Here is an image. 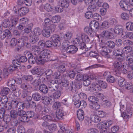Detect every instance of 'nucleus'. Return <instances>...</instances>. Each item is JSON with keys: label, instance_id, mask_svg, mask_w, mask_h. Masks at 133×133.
I'll list each match as a JSON object with an SVG mask.
<instances>
[{"label": "nucleus", "instance_id": "obj_25", "mask_svg": "<svg viewBox=\"0 0 133 133\" xmlns=\"http://www.w3.org/2000/svg\"><path fill=\"white\" fill-rule=\"evenodd\" d=\"M79 95L77 94H75L73 98V101L75 105H78L80 102L79 99Z\"/></svg>", "mask_w": 133, "mask_h": 133}, {"label": "nucleus", "instance_id": "obj_27", "mask_svg": "<svg viewBox=\"0 0 133 133\" xmlns=\"http://www.w3.org/2000/svg\"><path fill=\"white\" fill-rule=\"evenodd\" d=\"M90 26L92 27V28L97 29L99 27V24L97 21L95 20L91 21L90 24Z\"/></svg>", "mask_w": 133, "mask_h": 133}, {"label": "nucleus", "instance_id": "obj_26", "mask_svg": "<svg viewBox=\"0 0 133 133\" xmlns=\"http://www.w3.org/2000/svg\"><path fill=\"white\" fill-rule=\"evenodd\" d=\"M90 119L92 121L95 123H97L101 121V119L99 117L95 115H91Z\"/></svg>", "mask_w": 133, "mask_h": 133}, {"label": "nucleus", "instance_id": "obj_31", "mask_svg": "<svg viewBox=\"0 0 133 133\" xmlns=\"http://www.w3.org/2000/svg\"><path fill=\"white\" fill-rule=\"evenodd\" d=\"M89 107L91 109L93 110H97V109L100 108V106L97 103H97H94L90 105Z\"/></svg>", "mask_w": 133, "mask_h": 133}, {"label": "nucleus", "instance_id": "obj_14", "mask_svg": "<svg viewBox=\"0 0 133 133\" xmlns=\"http://www.w3.org/2000/svg\"><path fill=\"white\" fill-rule=\"evenodd\" d=\"M65 50L67 53L72 54L76 53L78 50V49L74 45H70L67 47Z\"/></svg>", "mask_w": 133, "mask_h": 133}, {"label": "nucleus", "instance_id": "obj_51", "mask_svg": "<svg viewBox=\"0 0 133 133\" xmlns=\"http://www.w3.org/2000/svg\"><path fill=\"white\" fill-rule=\"evenodd\" d=\"M72 33L70 31H68L66 32L64 36V38L67 40H69L71 39L72 37Z\"/></svg>", "mask_w": 133, "mask_h": 133}, {"label": "nucleus", "instance_id": "obj_30", "mask_svg": "<svg viewBox=\"0 0 133 133\" xmlns=\"http://www.w3.org/2000/svg\"><path fill=\"white\" fill-rule=\"evenodd\" d=\"M70 87L68 89L70 90H71L73 92H76L77 88V86L76 85L75 83H74L73 82H72L71 83H70Z\"/></svg>", "mask_w": 133, "mask_h": 133}, {"label": "nucleus", "instance_id": "obj_16", "mask_svg": "<svg viewBox=\"0 0 133 133\" xmlns=\"http://www.w3.org/2000/svg\"><path fill=\"white\" fill-rule=\"evenodd\" d=\"M24 55L28 57V62L30 64H32L33 63V55L32 54L28 51H25L24 52Z\"/></svg>", "mask_w": 133, "mask_h": 133}, {"label": "nucleus", "instance_id": "obj_19", "mask_svg": "<svg viewBox=\"0 0 133 133\" xmlns=\"http://www.w3.org/2000/svg\"><path fill=\"white\" fill-rule=\"evenodd\" d=\"M77 115L79 120L81 121L84 118V113L83 110L81 109H79L77 112Z\"/></svg>", "mask_w": 133, "mask_h": 133}, {"label": "nucleus", "instance_id": "obj_1", "mask_svg": "<svg viewBox=\"0 0 133 133\" xmlns=\"http://www.w3.org/2000/svg\"><path fill=\"white\" fill-rule=\"evenodd\" d=\"M40 49L38 46L34 45V58L37 64H43L44 62L48 61L50 57V51L47 49L43 50L40 52Z\"/></svg>", "mask_w": 133, "mask_h": 133}, {"label": "nucleus", "instance_id": "obj_34", "mask_svg": "<svg viewBox=\"0 0 133 133\" xmlns=\"http://www.w3.org/2000/svg\"><path fill=\"white\" fill-rule=\"evenodd\" d=\"M102 105L105 108L110 107L111 105V102L108 100L105 99L103 102Z\"/></svg>", "mask_w": 133, "mask_h": 133}, {"label": "nucleus", "instance_id": "obj_38", "mask_svg": "<svg viewBox=\"0 0 133 133\" xmlns=\"http://www.w3.org/2000/svg\"><path fill=\"white\" fill-rule=\"evenodd\" d=\"M18 120L23 122H27L29 120V118H27V117H26V116H19L18 117Z\"/></svg>", "mask_w": 133, "mask_h": 133}, {"label": "nucleus", "instance_id": "obj_44", "mask_svg": "<svg viewBox=\"0 0 133 133\" xmlns=\"http://www.w3.org/2000/svg\"><path fill=\"white\" fill-rule=\"evenodd\" d=\"M61 94V92L60 91H57L53 93V96L55 99H58L60 97Z\"/></svg>", "mask_w": 133, "mask_h": 133}, {"label": "nucleus", "instance_id": "obj_61", "mask_svg": "<svg viewBox=\"0 0 133 133\" xmlns=\"http://www.w3.org/2000/svg\"><path fill=\"white\" fill-rule=\"evenodd\" d=\"M94 19V20L97 21L99 20L101 18V16L98 14L95 13L93 14L92 17Z\"/></svg>", "mask_w": 133, "mask_h": 133}, {"label": "nucleus", "instance_id": "obj_9", "mask_svg": "<svg viewBox=\"0 0 133 133\" xmlns=\"http://www.w3.org/2000/svg\"><path fill=\"white\" fill-rule=\"evenodd\" d=\"M114 29L110 28L107 30L104 31L102 33V35L103 36L110 39L113 38V32Z\"/></svg>", "mask_w": 133, "mask_h": 133}, {"label": "nucleus", "instance_id": "obj_33", "mask_svg": "<svg viewBox=\"0 0 133 133\" xmlns=\"http://www.w3.org/2000/svg\"><path fill=\"white\" fill-rule=\"evenodd\" d=\"M122 19L125 21L128 20L129 18V16L128 14L126 12H123L120 15Z\"/></svg>", "mask_w": 133, "mask_h": 133}, {"label": "nucleus", "instance_id": "obj_11", "mask_svg": "<svg viewBox=\"0 0 133 133\" xmlns=\"http://www.w3.org/2000/svg\"><path fill=\"white\" fill-rule=\"evenodd\" d=\"M120 8L122 9L125 11H129L130 6L128 4V2L125 0H122L119 3Z\"/></svg>", "mask_w": 133, "mask_h": 133}, {"label": "nucleus", "instance_id": "obj_5", "mask_svg": "<svg viewBox=\"0 0 133 133\" xmlns=\"http://www.w3.org/2000/svg\"><path fill=\"white\" fill-rule=\"evenodd\" d=\"M12 37V35L10 31L8 29H6L4 31H1L0 32V38L1 39H4L5 38L7 40L5 42L8 43L7 40L10 39Z\"/></svg>", "mask_w": 133, "mask_h": 133}, {"label": "nucleus", "instance_id": "obj_57", "mask_svg": "<svg viewBox=\"0 0 133 133\" xmlns=\"http://www.w3.org/2000/svg\"><path fill=\"white\" fill-rule=\"evenodd\" d=\"M132 22H127L126 24V28L129 31H131Z\"/></svg>", "mask_w": 133, "mask_h": 133}, {"label": "nucleus", "instance_id": "obj_54", "mask_svg": "<svg viewBox=\"0 0 133 133\" xmlns=\"http://www.w3.org/2000/svg\"><path fill=\"white\" fill-rule=\"evenodd\" d=\"M123 44L125 46H129L132 45L133 44V42L129 40H124L123 42Z\"/></svg>", "mask_w": 133, "mask_h": 133}, {"label": "nucleus", "instance_id": "obj_45", "mask_svg": "<svg viewBox=\"0 0 133 133\" xmlns=\"http://www.w3.org/2000/svg\"><path fill=\"white\" fill-rule=\"evenodd\" d=\"M60 37L56 35H54L51 37V40L53 42H57L58 41H60Z\"/></svg>", "mask_w": 133, "mask_h": 133}, {"label": "nucleus", "instance_id": "obj_32", "mask_svg": "<svg viewBox=\"0 0 133 133\" xmlns=\"http://www.w3.org/2000/svg\"><path fill=\"white\" fill-rule=\"evenodd\" d=\"M126 82L124 78L121 77L118 79V84L120 87H122L124 86Z\"/></svg>", "mask_w": 133, "mask_h": 133}, {"label": "nucleus", "instance_id": "obj_3", "mask_svg": "<svg viewBox=\"0 0 133 133\" xmlns=\"http://www.w3.org/2000/svg\"><path fill=\"white\" fill-rule=\"evenodd\" d=\"M56 26L54 24H51L49 26L46 27L42 31L43 36L46 37H49L52 33V31L54 30Z\"/></svg>", "mask_w": 133, "mask_h": 133}, {"label": "nucleus", "instance_id": "obj_55", "mask_svg": "<svg viewBox=\"0 0 133 133\" xmlns=\"http://www.w3.org/2000/svg\"><path fill=\"white\" fill-rule=\"evenodd\" d=\"M9 115H6L3 119L4 121L6 123V124L9 123L11 120V117Z\"/></svg>", "mask_w": 133, "mask_h": 133}, {"label": "nucleus", "instance_id": "obj_7", "mask_svg": "<svg viewBox=\"0 0 133 133\" xmlns=\"http://www.w3.org/2000/svg\"><path fill=\"white\" fill-rule=\"evenodd\" d=\"M17 45L21 47L23 46L24 45V43L23 40L19 39L17 40L15 38H12L10 41V46L14 47Z\"/></svg>", "mask_w": 133, "mask_h": 133}, {"label": "nucleus", "instance_id": "obj_35", "mask_svg": "<svg viewBox=\"0 0 133 133\" xmlns=\"http://www.w3.org/2000/svg\"><path fill=\"white\" fill-rule=\"evenodd\" d=\"M57 68L58 71L59 72H61L62 73H64L65 72L66 70V68L65 66L63 64L59 65Z\"/></svg>", "mask_w": 133, "mask_h": 133}, {"label": "nucleus", "instance_id": "obj_36", "mask_svg": "<svg viewBox=\"0 0 133 133\" xmlns=\"http://www.w3.org/2000/svg\"><path fill=\"white\" fill-rule=\"evenodd\" d=\"M10 116L12 118L16 119L18 116L17 112L15 110H12L10 112Z\"/></svg>", "mask_w": 133, "mask_h": 133}, {"label": "nucleus", "instance_id": "obj_49", "mask_svg": "<svg viewBox=\"0 0 133 133\" xmlns=\"http://www.w3.org/2000/svg\"><path fill=\"white\" fill-rule=\"evenodd\" d=\"M99 85L101 88L103 89H105L107 87V83L105 81L100 80Z\"/></svg>", "mask_w": 133, "mask_h": 133}, {"label": "nucleus", "instance_id": "obj_50", "mask_svg": "<svg viewBox=\"0 0 133 133\" xmlns=\"http://www.w3.org/2000/svg\"><path fill=\"white\" fill-rule=\"evenodd\" d=\"M52 20L48 18H45L44 20L45 23V25L46 27H48V26H49L52 23Z\"/></svg>", "mask_w": 133, "mask_h": 133}, {"label": "nucleus", "instance_id": "obj_29", "mask_svg": "<svg viewBox=\"0 0 133 133\" xmlns=\"http://www.w3.org/2000/svg\"><path fill=\"white\" fill-rule=\"evenodd\" d=\"M56 117L58 119H61L64 115L63 111L62 110H59L56 112Z\"/></svg>", "mask_w": 133, "mask_h": 133}, {"label": "nucleus", "instance_id": "obj_21", "mask_svg": "<svg viewBox=\"0 0 133 133\" xmlns=\"http://www.w3.org/2000/svg\"><path fill=\"white\" fill-rule=\"evenodd\" d=\"M123 29L122 26L121 25L116 26L113 32L117 34H119L122 33Z\"/></svg>", "mask_w": 133, "mask_h": 133}, {"label": "nucleus", "instance_id": "obj_17", "mask_svg": "<svg viewBox=\"0 0 133 133\" xmlns=\"http://www.w3.org/2000/svg\"><path fill=\"white\" fill-rule=\"evenodd\" d=\"M29 11L28 8L24 7H22L18 9V13L21 16H23L27 13Z\"/></svg>", "mask_w": 133, "mask_h": 133}, {"label": "nucleus", "instance_id": "obj_23", "mask_svg": "<svg viewBox=\"0 0 133 133\" xmlns=\"http://www.w3.org/2000/svg\"><path fill=\"white\" fill-rule=\"evenodd\" d=\"M39 89L43 93H47L48 91V89L46 85L43 84L39 86Z\"/></svg>", "mask_w": 133, "mask_h": 133}, {"label": "nucleus", "instance_id": "obj_56", "mask_svg": "<svg viewBox=\"0 0 133 133\" xmlns=\"http://www.w3.org/2000/svg\"><path fill=\"white\" fill-rule=\"evenodd\" d=\"M80 103L79 102L78 103V105L77 106L78 107L80 106L81 107V108H84L86 107L87 105V103L85 101H84L83 100L81 101H80Z\"/></svg>", "mask_w": 133, "mask_h": 133}, {"label": "nucleus", "instance_id": "obj_42", "mask_svg": "<svg viewBox=\"0 0 133 133\" xmlns=\"http://www.w3.org/2000/svg\"><path fill=\"white\" fill-rule=\"evenodd\" d=\"M89 101L92 103H97L98 101V99L96 97L94 96H90L88 98Z\"/></svg>", "mask_w": 133, "mask_h": 133}, {"label": "nucleus", "instance_id": "obj_37", "mask_svg": "<svg viewBox=\"0 0 133 133\" xmlns=\"http://www.w3.org/2000/svg\"><path fill=\"white\" fill-rule=\"evenodd\" d=\"M9 89L8 88L4 87L2 89L1 94L3 95V96L6 95L9 92Z\"/></svg>", "mask_w": 133, "mask_h": 133}, {"label": "nucleus", "instance_id": "obj_13", "mask_svg": "<svg viewBox=\"0 0 133 133\" xmlns=\"http://www.w3.org/2000/svg\"><path fill=\"white\" fill-rule=\"evenodd\" d=\"M99 46H100L99 49L101 50V54L104 56L108 55L107 48V47L105 45V44L103 42L101 43Z\"/></svg>", "mask_w": 133, "mask_h": 133}, {"label": "nucleus", "instance_id": "obj_47", "mask_svg": "<svg viewBox=\"0 0 133 133\" xmlns=\"http://www.w3.org/2000/svg\"><path fill=\"white\" fill-rule=\"evenodd\" d=\"M19 103L16 100H12L11 102V104L12 105V107L14 109L18 108V105Z\"/></svg>", "mask_w": 133, "mask_h": 133}, {"label": "nucleus", "instance_id": "obj_24", "mask_svg": "<svg viewBox=\"0 0 133 133\" xmlns=\"http://www.w3.org/2000/svg\"><path fill=\"white\" fill-rule=\"evenodd\" d=\"M122 50L121 49H115L113 51V54L116 56H120L121 59H122V55L123 54Z\"/></svg>", "mask_w": 133, "mask_h": 133}, {"label": "nucleus", "instance_id": "obj_28", "mask_svg": "<svg viewBox=\"0 0 133 133\" xmlns=\"http://www.w3.org/2000/svg\"><path fill=\"white\" fill-rule=\"evenodd\" d=\"M8 101V98L5 96H3L0 100V104H2L3 106L6 104Z\"/></svg>", "mask_w": 133, "mask_h": 133}, {"label": "nucleus", "instance_id": "obj_48", "mask_svg": "<svg viewBox=\"0 0 133 133\" xmlns=\"http://www.w3.org/2000/svg\"><path fill=\"white\" fill-rule=\"evenodd\" d=\"M45 43V48H50L53 46V43L50 40H47Z\"/></svg>", "mask_w": 133, "mask_h": 133}, {"label": "nucleus", "instance_id": "obj_2", "mask_svg": "<svg viewBox=\"0 0 133 133\" xmlns=\"http://www.w3.org/2000/svg\"><path fill=\"white\" fill-rule=\"evenodd\" d=\"M52 72V71L50 69L46 70L45 72V74L46 76V78H44L43 81L45 82L46 83V84L49 88V91L53 92L55 91V88H58V85L54 80H51L50 76L51 75Z\"/></svg>", "mask_w": 133, "mask_h": 133}, {"label": "nucleus", "instance_id": "obj_64", "mask_svg": "<svg viewBox=\"0 0 133 133\" xmlns=\"http://www.w3.org/2000/svg\"><path fill=\"white\" fill-rule=\"evenodd\" d=\"M61 105V103L59 102H55L53 105V107L55 109H56L59 108Z\"/></svg>", "mask_w": 133, "mask_h": 133}, {"label": "nucleus", "instance_id": "obj_59", "mask_svg": "<svg viewBox=\"0 0 133 133\" xmlns=\"http://www.w3.org/2000/svg\"><path fill=\"white\" fill-rule=\"evenodd\" d=\"M102 27L105 29H107L109 28L110 26L109 24H108L107 21H104L102 23Z\"/></svg>", "mask_w": 133, "mask_h": 133}, {"label": "nucleus", "instance_id": "obj_52", "mask_svg": "<svg viewBox=\"0 0 133 133\" xmlns=\"http://www.w3.org/2000/svg\"><path fill=\"white\" fill-rule=\"evenodd\" d=\"M119 129L118 126L115 125L112 127L111 128L112 132L114 133H117Z\"/></svg>", "mask_w": 133, "mask_h": 133}, {"label": "nucleus", "instance_id": "obj_60", "mask_svg": "<svg viewBox=\"0 0 133 133\" xmlns=\"http://www.w3.org/2000/svg\"><path fill=\"white\" fill-rule=\"evenodd\" d=\"M132 83L126 82L124 86L126 89L129 90L132 88Z\"/></svg>", "mask_w": 133, "mask_h": 133}, {"label": "nucleus", "instance_id": "obj_62", "mask_svg": "<svg viewBox=\"0 0 133 133\" xmlns=\"http://www.w3.org/2000/svg\"><path fill=\"white\" fill-rule=\"evenodd\" d=\"M93 14L91 11L86 12L85 14V17L87 19H90L92 17Z\"/></svg>", "mask_w": 133, "mask_h": 133}, {"label": "nucleus", "instance_id": "obj_39", "mask_svg": "<svg viewBox=\"0 0 133 133\" xmlns=\"http://www.w3.org/2000/svg\"><path fill=\"white\" fill-rule=\"evenodd\" d=\"M132 48L129 46H127L123 48L122 51L124 53L127 54L130 52H131Z\"/></svg>", "mask_w": 133, "mask_h": 133}, {"label": "nucleus", "instance_id": "obj_12", "mask_svg": "<svg viewBox=\"0 0 133 133\" xmlns=\"http://www.w3.org/2000/svg\"><path fill=\"white\" fill-rule=\"evenodd\" d=\"M41 33V30L39 28H36L34 29V43L38 41L39 36Z\"/></svg>", "mask_w": 133, "mask_h": 133}, {"label": "nucleus", "instance_id": "obj_4", "mask_svg": "<svg viewBox=\"0 0 133 133\" xmlns=\"http://www.w3.org/2000/svg\"><path fill=\"white\" fill-rule=\"evenodd\" d=\"M113 65L114 68L117 70L114 72L113 74L116 76H118L120 74L119 71L123 65L121 61H118L114 62Z\"/></svg>", "mask_w": 133, "mask_h": 133}, {"label": "nucleus", "instance_id": "obj_15", "mask_svg": "<svg viewBox=\"0 0 133 133\" xmlns=\"http://www.w3.org/2000/svg\"><path fill=\"white\" fill-rule=\"evenodd\" d=\"M77 38L79 40H81L83 41H84L86 43H88L90 41V39L88 35L85 34H82L81 35H77Z\"/></svg>", "mask_w": 133, "mask_h": 133}, {"label": "nucleus", "instance_id": "obj_20", "mask_svg": "<svg viewBox=\"0 0 133 133\" xmlns=\"http://www.w3.org/2000/svg\"><path fill=\"white\" fill-rule=\"evenodd\" d=\"M43 102L46 105L49 104L52 102V100L47 96H44L42 98Z\"/></svg>", "mask_w": 133, "mask_h": 133}, {"label": "nucleus", "instance_id": "obj_6", "mask_svg": "<svg viewBox=\"0 0 133 133\" xmlns=\"http://www.w3.org/2000/svg\"><path fill=\"white\" fill-rule=\"evenodd\" d=\"M125 59L128 67L133 70V55L131 54H127L125 57Z\"/></svg>", "mask_w": 133, "mask_h": 133}, {"label": "nucleus", "instance_id": "obj_10", "mask_svg": "<svg viewBox=\"0 0 133 133\" xmlns=\"http://www.w3.org/2000/svg\"><path fill=\"white\" fill-rule=\"evenodd\" d=\"M73 42L74 43L76 44L80 49H83L86 47L85 43L83 41H81V40H79L77 37L75 38Z\"/></svg>", "mask_w": 133, "mask_h": 133}, {"label": "nucleus", "instance_id": "obj_41", "mask_svg": "<svg viewBox=\"0 0 133 133\" xmlns=\"http://www.w3.org/2000/svg\"><path fill=\"white\" fill-rule=\"evenodd\" d=\"M10 23V21L8 19H4L2 22V25L4 28L7 27Z\"/></svg>", "mask_w": 133, "mask_h": 133}, {"label": "nucleus", "instance_id": "obj_40", "mask_svg": "<svg viewBox=\"0 0 133 133\" xmlns=\"http://www.w3.org/2000/svg\"><path fill=\"white\" fill-rule=\"evenodd\" d=\"M60 19L61 17L59 16L56 15L52 17V21L54 23H57L60 21Z\"/></svg>", "mask_w": 133, "mask_h": 133}, {"label": "nucleus", "instance_id": "obj_43", "mask_svg": "<svg viewBox=\"0 0 133 133\" xmlns=\"http://www.w3.org/2000/svg\"><path fill=\"white\" fill-rule=\"evenodd\" d=\"M61 6L63 8H67L69 6L68 2L66 0H63L61 2Z\"/></svg>", "mask_w": 133, "mask_h": 133}, {"label": "nucleus", "instance_id": "obj_8", "mask_svg": "<svg viewBox=\"0 0 133 133\" xmlns=\"http://www.w3.org/2000/svg\"><path fill=\"white\" fill-rule=\"evenodd\" d=\"M39 9L41 11H44L45 10L47 11L51 12L54 10V7L51 6L49 4L46 3L43 6H41L39 8Z\"/></svg>", "mask_w": 133, "mask_h": 133}, {"label": "nucleus", "instance_id": "obj_22", "mask_svg": "<svg viewBox=\"0 0 133 133\" xmlns=\"http://www.w3.org/2000/svg\"><path fill=\"white\" fill-rule=\"evenodd\" d=\"M84 31L85 32L89 35H91L93 34L94 29L92 27H86L84 29Z\"/></svg>", "mask_w": 133, "mask_h": 133}, {"label": "nucleus", "instance_id": "obj_53", "mask_svg": "<svg viewBox=\"0 0 133 133\" xmlns=\"http://www.w3.org/2000/svg\"><path fill=\"white\" fill-rule=\"evenodd\" d=\"M107 80L108 82L111 83H113L115 81V78L111 75L107 78Z\"/></svg>", "mask_w": 133, "mask_h": 133}, {"label": "nucleus", "instance_id": "obj_46", "mask_svg": "<svg viewBox=\"0 0 133 133\" xmlns=\"http://www.w3.org/2000/svg\"><path fill=\"white\" fill-rule=\"evenodd\" d=\"M106 45L109 48H113L115 46V43L112 41H109L106 43Z\"/></svg>", "mask_w": 133, "mask_h": 133}, {"label": "nucleus", "instance_id": "obj_58", "mask_svg": "<svg viewBox=\"0 0 133 133\" xmlns=\"http://www.w3.org/2000/svg\"><path fill=\"white\" fill-rule=\"evenodd\" d=\"M56 128V125L55 124H52L49 125V128L51 131H55Z\"/></svg>", "mask_w": 133, "mask_h": 133}, {"label": "nucleus", "instance_id": "obj_18", "mask_svg": "<svg viewBox=\"0 0 133 133\" xmlns=\"http://www.w3.org/2000/svg\"><path fill=\"white\" fill-rule=\"evenodd\" d=\"M43 119L46 121H51L56 119V115L54 114H52L43 117Z\"/></svg>", "mask_w": 133, "mask_h": 133}, {"label": "nucleus", "instance_id": "obj_63", "mask_svg": "<svg viewBox=\"0 0 133 133\" xmlns=\"http://www.w3.org/2000/svg\"><path fill=\"white\" fill-rule=\"evenodd\" d=\"M88 133H98V131L95 128H90L87 130Z\"/></svg>", "mask_w": 133, "mask_h": 133}]
</instances>
